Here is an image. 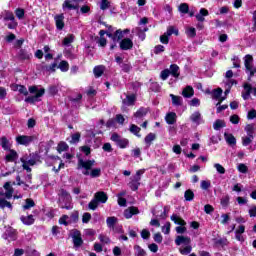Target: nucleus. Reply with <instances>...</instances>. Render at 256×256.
Masks as SVG:
<instances>
[{
    "label": "nucleus",
    "instance_id": "nucleus-24",
    "mask_svg": "<svg viewBox=\"0 0 256 256\" xmlns=\"http://www.w3.org/2000/svg\"><path fill=\"white\" fill-rule=\"evenodd\" d=\"M252 91L253 87H251V84H244V92H242V97L245 101L251 97Z\"/></svg>",
    "mask_w": 256,
    "mask_h": 256
},
{
    "label": "nucleus",
    "instance_id": "nucleus-28",
    "mask_svg": "<svg viewBox=\"0 0 256 256\" xmlns=\"http://www.w3.org/2000/svg\"><path fill=\"white\" fill-rule=\"evenodd\" d=\"M107 36L113 39L114 43H117L123 38V31L117 30L114 35L112 33H108Z\"/></svg>",
    "mask_w": 256,
    "mask_h": 256
},
{
    "label": "nucleus",
    "instance_id": "nucleus-56",
    "mask_svg": "<svg viewBox=\"0 0 256 256\" xmlns=\"http://www.w3.org/2000/svg\"><path fill=\"white\" fill-rule=\"evenodd\" d=\"M80 139H81V134L77 132L75 134H72L70 143L72 144L79 143Z\"/></svg>",
    "mask_w": 256,
    "mask_h": 256
},
{
    "label": "nucleus",
    "instance_id": "nucleus-50",
    "mask_svg": "<svg viewBox=\"0 0 256 256\" xmlns=\"http://www.w3.org/2000/svg\"><path fill=\"white\" fill-rule=\"evenodd\" d=\"M109 7H111V2H109V0H101L100 2L101 11H107Z\"/></svg>",
    "mask_w": 256,
    "mask_h": 256
},
{
    "label": "nucleus",
    "instance_id": "nucleus-35",
    "mask_svg": "<svg viewBox=\"0 0 256 256\" xmlns=\"http://www.w3.org/2000/svg\"><path fill=\"white\" fill-rule=\"evenodd\" d=\"M170 97L172 99V105L175 107H181L183 105V98L181 96H175L174 94H170Z\"/></svg>",
    "mask_w": 256,
    "mask_h": 256
},
{
    "label": "nucleus",
    "instance_id": "nucleus-32",
    "mask_svg": "<svg viewBox=\"0 0 256 256\" xmlns=\"http://www.w3.org/2000/svg\"><path fill=\"white\" fill-rule=\"evenodd\" d=\"M135 95H128L126 99L122 101L124 107H131V105H135Z\"/></svg>",
    "mask_w": 256,
    "mask_h": 256
},
{
    "label": "nucleus",
    "instance_id": "nucleus-29",
    "mask_svg": "<svg viewBox=\"0 0 256 256\" xmlns=\"http://www.w3.org/2000/svg\"><path fill=\"white\" fill-rule=\"evenodd\" d=\"M224 138L226 143H228V145H231V146L237 145V139H235V136H233V134L225 132Z\"/></svg>",
    "mask_w": 256,
    "mask_h": 256
},
{
    "label": "nucleus",
    "instance_id": "nucleus-41",
    "mask_svg": "<svg viewBox=\"0 0 256 256\" xmlns=\"http://www.w3.org/2000/svg\"><path fill=\"white\" fill-rule=\"evenodd\" d=\"M58 223L60 225H64L65 227H67L68 225H71V220L69 218V215H62L60 218H59V221Z\"/></svg>",
    "mask_w": 256,
    "mask_h": 256
},
{
    "label": "nucleus",
    "instance_id": "nucleus-36",
    "mask_svg": "<svg viewBox=\"0 0 256 256\" xmlns=\"http://www.w3.org/2000/svg\"><path fill=\"white\" fill-rule=\"evenodd\" d=\"M20 220L24 225H33V223H35V218H33V215L21 216Z\"/></svg>",
    "mask_w": 256,
    "mask_h": 256
},
{
    "label": "nucleus",
    "instance_id": "nucleus-18",
    "mask_svg": "<svg viewBox=\"0 0 256 256\" xmlns=\"http://www.w3.org/2000/svg\"><path fill=\"white\" fill-rule=\"evenodd\" d=\"M147 113H149V109L141 107L134 114V119H136V122L139 123V121H141V119H143V117L147 116Z\"/></svg>",
    "mask_w": 256,
    "mask_h": 256
},
{
    "label": "nucleus",
    "instance_id": "nucleus-45",
    "mask_svg": "<svg viewBox=\"0 0 256 256\" xmlns=\"http://www.w3.org/2000/svg\"><path fill=\"white\" fill-rule=\"evenodd\" d=\"M168 37H171V35H179V29H177L175 26H168L167 31L165 32Z\"/></svg>",
    "mask_w": 256,
    "mask_h": 256
},
{
    "label": "nucleus",
    "instance_id": "nucleus-16",
    "mask_svg": "<svg viewBox=\"0 0 256 256\" xmlns=\"http://www.w3.org/2000/svg\"><path fill=\"white\" fill-rule=\"evenodd\" d=\"M3 187L5 190V192H3V197H5V199H11L14 191L13 186H11V182H6Z\"/></svg>",
    "mask_w": 256,
    "mask_h": 256
},
{
    "label": "nucleus",
    "instance_id": "nucleus-15",
    "mask_svg": "<svg viewBox=\"0 0 256 256\" xmlns=\"http://www.w3.org/2000/svg\"><path fill=\"white\" fill-rule=\"evenodd\" d=\"M190 121H192V123H195V125H201V123H205V121H203V116L199 111L193 112L191 114Z\"/></svg>",
    "mask_w": 256,
    "mask_h": 256
},
{
    "label": "nucleus",
    "instance_id": "nucleus-39",
    "mask_svg": "<svg viewBox=\"0 0 256 256\" xmlns=\"http://www.w3.org/2000/svg\"><path fill=\"white\" fill-rule=\"evenodd\" d=\"M93 73H94L95 77H97V78L101 77V75H103V73H105V66L100 65V66L94 67Z\"/></svg>",
    "mask_w": 256,
    "mask_h": 256
},
{
    "label": "nucleus",
    "instance_id": "nucleus-44",
    "mask_svg": "<svg viewBox=\"0 0 256 256\" xmlns=\"http://www.w3.org/2000/svg\"><path fill=\"white\" fill-rule=\"evenodd\" d=\"M58 69H60L62 73H67V71H69V62L65 60L61 61L58 65Z\"/></svg>",
    "mask_w": 256,
    "mask_h": 256
},
{
    "label": "nucleus",
    "instance_id": "nucleus-52",
    "mask_svg": "<svg viewBox=\"0 0 256 256\" xmlns=\"http://www.w3.org/2000/svg\"><path fill=\"white\" fill-rule=\"evenodd\" d=\"M178 11L180 13H184V15L189 13V4H187V3L180 4Z\"/></svg>",
    "mask_w": 256,
    "mask_h": 256
},
{
    "label": "nucleus",
    "instance_id": "nucleus-58",
    "mask_svg": "<svg viewBox=\"0 0 256 256\" xmlns=\"http://www.w3.org/2000/svg\"><path fill=\"white\" fill-rule=\"evenodd\" d=\"M98 239H99V241H101L103 243V245H107V244L111 243V239L108 236H105L103 234H100Z\"/></svg>",
    "mask_w": 256,
    "mask_h": 256
},
{
    "label": "nucleus",
    "instance_id": "nucleus-59",
    "mask_svg": "<svg viewBox=\"0 0 256 256\" xmlns=\"http://www.w3.org/2000/svg\"><path fill=\"white\" fill-rule=\"evenodd\" d=\"M229 201H230L229 195H226L221 198L220 203L222 207H229Z\"/></svg>",
    "mask_w": 256,
    "mask_h": 256
},
{
    "label": "nucleus",
    "instance_id": "nucleus-14",
    "mask_svg": "<svg viewBox=\"0 0 256 256\" xmlns=\"http://www.w3.org/2000/svg\"><path fill=\"white\" fill-rule=\"evenodd\" d=\"M54 21L56 23V29L58 31H63V28L65 27V15L58 14L54 17Z\"/></svg>",
    "mask_w": 256,
    "mask_h": 256
},
{
    "label": "nucleus",
    "instance_id": "nucleus-10",
    "mask_svg": "<svg viewBox=\"0 0 256 256\" xmlns=\"http://www.w3.org/2000/svg\"><path fill=\"white\" fill-rule=\"evenodd\" d=\"M169 212V207L165 206H156L152 210V215L159 217V219H167V213Z\"/></svg>",
    "mask_w": 256,
    "mask_h": 256
},
{
    "label": "nucleus",
    "instance_id": "nucleus-38",
    "mask_svg": "<svg viewBox=\"0 0 256 256\" xmlns=\"http://www.w3.org/2000/svg\"><path fill=\"white\" fill-rule=\"evenodd\" d=\"M168 70L170 71V75H172V77H175V79L179 77V66H177V64L170 65V69Z\"/></svg>",
    "mask_w": 256,
    "mask_h": 256
},
{
    "label": "nucleus",
    "instance_id": "nucleus-42",
    "mask_svg": "<svg viewBox=\"0 0 256 256\" xmlns=\"http://www.w3.org/2000/svg\"><path fill=\"white\" fill-rule=\"evenodd\" d=\"M73 41H75V36L73 34H69L67 35L62 44L65 46V47H69V45H71V43H73Z\"/></svg>",
    "mask_w": 256,
    "mask_h": 256
},
{
    "label": "nucleus",
    "instance_id": "nucleus-62",
    "mask_svg": "<svg viewBox=\"0 0 256 256\" xmlns=\"http://www.w3.org/2000/svg\"><path fill=\"white\" fill-rule=\"evenodd\" d=\"M200 187H201V189H203L204 191H207V189H209V187H211V181H207V180L201 181Z\"/></svg>",
    "mask_w": 256,
    "mask_h": 256
},
{
    "label": "nucleus",
    "instance_id": "nucleus-19",
    "mask_svg": "<svg viewBox=\"0 0 256 256\" xmlns=\"http://www.w3.org/2000/svg\"><path fill=\"white\" fill-rule=\"evenodd\" d=\"M133 215H139V208L131 206L124 211V217L126 219H131Z\"/></svg>",
    "mask_w": 256,
    "mask_h": 256
},
{
    "label": "nucleus",
    "instance_id": "nucleus-53",
    "mask_svg": "<svg viewBox=\"0 0 256 256\" xmlns=\"http://www.w3.org/2000/svg\"><path fill=\"white\" fill-rule=\"evenodd\" d=\"M70 219V223H77L79 221V212L74 211L71 213V215L69 216Z\"/></svg>",
    "mask_w": 256,
    "mask_h": 256
},
{
    "label": "nucleus",
    "instance_id": "nucleus-27",
    "mask_svg": "<svg viewBox=\"0 0 256 256\" xmlns=\"http://www.w3.org/2000/svg\"><path fill=\"white\" fill-rule=\"evenodd\" d=\"M208 15H209V10L202 8L200 9V12L196 14V19L200 23H203V21H205V17H207Z\"/></svg>",
    "mask_w": 256,
    "mask_h": 256
},
{
    "label": "nucleus",
    "instance_id": "nucleus-26",
    "mask_svg": "<svg viewBox=\"0 0 256 256\" xmlns=\"http://www.w3.org/2000/svg\"><path fill=\"white\" fill-rule=\"evenodd\" d=\"M165 120L168 125H175V123L177 122V114L174 112H170L166 115Z\"/></svg>",
    "mask_w": 256,
    "mask_h": 256
},
{
    "label": "nucleus",
    "instance_id": "nucleus-47",
    "mask_svg": "<svg viewBox=\"0 0 256 256\" xmlns=\"http://www.w3.org/2000/svg\"><path fill=\"white\" fill-rule=\"evenodd\" d=\"M97 207H99V203L97 202V199L93 198L88 204V209L90 211H96Z\"/></svg>",
    "mask_w": 256,
    "mask_h": 256
},
{
    "label": "nucleus",
    "instance_id": "nucleus-17",
    "mask_svg": "<svg viewBox=\"0 0 256 256\" xmlns=\"http://www.w3.org/2000/svg\"><path fill=\"white\" fill-rule=\"evenodd\" d=\"M120 49H122V51H129V49H133V41L129 38L121 40Z\"/></svg>",
    "mask_w": 256,
    "mask_h": 256
},
{
    "label": "nucleus",
    "instance_id": "nucleus-49",
    "mask_svg": "<svg viewBox=\"0 0 256 256\" xmlns=\"http://www.w3.org/2000/svg\"><path fill=\"white\" fill-rule=\"evenodd\" d=\"M184 199L185 201H193V199H195V193L191 190H186L184 193Z\"/></svg>",
    "mask_w": 256,
    "mask_h": 256
},
{
    "label": "nucleus",
    "instance_id": "nucleus-40",
    "mask_svg": "<svg viewBox=\"0 0 256 256\" xmlns=\"http://www.w3.org/2000/svg\"><path fill=\"white\" fill-rule=\"evenodd\" d=\"M157 139V136L154 133H149L145 139L144 142L147 145V147H151V144L153 143V141Z\"/></svg>",
    "mask_w": 256,
    "mask_h": 256
},
{
    "label": "nucleus",
    "instance_id": "nucleus-13",
    "mask_svg": "<svg viewBox=\"0 0 256 256\" xmlns=\"http://www.w3.org/2000/svg\"><path fill=\"white\" fill-rule=\"evenodd\" d=\"M0 209H2V211H5L6 209L13 211V204L7 201V198L3 196V190H0Z\"/></svg>",
    "mask_w": 256,
    "mask_h": 256
},
{
    "label": "nucleus",
    "instance_id": "nucleus-33",
    "mask_svg": "<svg viewBox=\"0 0 256 256\" xmlns=\"http://www.w3.org/2000/svg\"><path fill=\"white\" fill-rule=\"evenodd\" d=\"M170 219L173 221V223H175V225H187V222H185V220H183V218L179 217L177 214H173Z\"/></svg>",
    "mask_w": 256,
    "mask_h": 256
},
{
    "label": "nucleus",
    "instance_id": "nucleus-1",
    "mask_svg": "<svg viewBox=\"0 0 256 256\" xmlns=\"http://www.w3.org/2000/svg\"><path fill=\"white\" fill-rule=\"evenodd\" d=\"M94 166L95 160H83L82 158L78 159L77 169L82 170L83 175H90L92 179L101 177V168L92 169Z\"/></svg>",
    "mask_w": 256,
    "mask_h": 256
},
{
    "label": "nucleus",
    "instance_id": "nucleus-48",
    "mask_svg": "<svg viewBox=\"0 0 256 256\" xmlns=\"http://www.w3.org/2000/svg\"><path fill=\"white\" fill-rule=\"evenodd\" d=\"M31 207H35V201L33 199L28 198L25 200V205L23 206L24 211H27V209H31Z\"/></svg>",
    "mask_w": 256,
    "mask_h": 256
},
{
    "label": "nucleus",
    "instance_id": "nucleus-6",
    "mask_svg": "<svg viewBox=\"0 0 256 256\" xmlns=\"http://www.w3.org/2000/svg\"><path fill=\"white\" fill-rule=\"evenodd\" d=\"M1 17H3L4 21H10L8 24V29H17L19 23H17V20H15V15L13 12L4 10L1 12Z\"/></svg>",
    "mask_w": 256,
    "mask_h": 256
},
{
    "label": "nucleus",
    "instance_id": "nucleus-31",
    "mask_svg": "<svg viewBox=\"0 0 256 256\" xmlns=\"http://www.w3.org/2000/svg\"><path fill=\"white\" fill-rule=\"evenodd\" d=\"M9 153L6 155L5 159L8 162L13 163V161H17V157H19V155L17 154V151L15 150H8Z\"/></svg>",
    "mask_w": 256,
    "mask_h": 256
},
{
    "label": "nucleus",
    "instance_id": "nucleus-23",
    "mask_svg": "<svg viewBox=\"0 0 256 256\" xmlns=\"http://www.w3.org/2000/svg\"><path fill=\"white\" fill-rule=\"evenodd\" d=\"M94 199H96L98 203H107V199H109V197H107L105 192L100 191L94 194Z\"/></svg>",
    "mask_w": 256,
    "mask_h": 256
},
{
    "label": "nucleus",
    "instance_id": "nucleus-9",
    "mask_svg": "<svg viewBox=\"0 0 256 256\" xmlns=\"http://www.w3.org/2000/svg\"><path fill=\"white\" fill-rule=\"evenodd\" d=\"M21 163H22V167L23 169H25L26 171H31L30 167H33V165H35V163H37V158L35 157V155L28 157V156H23L20 159Z\"/></svg>",
    "mask_w": 256,
    "mask_h": 256
},
{
    "label": "nucleus",
    "instance_id": "nucleus-34",
    "mask_svg": "<svg viewBox=\"0 0 256 256\" xmlns=\"http://www.w3.org/2000/svg\"><path fill=\"white\" fill-rule=\"evenodd\" d=\"M183 97L189 99L195 95V91L193 90V87L187 86L186 88L183 89L182 91Z\"/></svg>",
    "mask_w": 256,
    "mask_h": 256
},
{
    "label": "nucleus",
    "instance_id": "nucleus-3",
    "mask_svg": "<svg viewBox=\"0 0 256 256\" xmlns=\"http://www.w3.org/2000/svg\"><path fill=\"white\" fill-rule=\"evenodd\" d=\"M29 93H31L32 95L33 94H35V95L28 96L27 98H25V102L32 103V104L37 103V102L41 101V97H43V95H45V88L39 89V87H37V86H30Z\"/></svg>",
    "mask_w": 256,
    "mask_h": 256
},
{
    "label": "nucleus",
    "instance_id": "nucleus-37",
    "mask_svg": "<svg viewBox=\"0 0 256 256\" xmlns=\"http://www.w3.org/2000/svg\"><path fill=\"white\" fill-rule=\"evenodd\" d=\"M18 58L22 61H26L31 59V53L27 52V50L21 49L18 53Z\"/></svg>",
    "mask_w": 256,
    "mask_h": 256
},
{
    "label": "nucleus",
    "instance_id": "nucleus-4",
    "mask_svg": "<svg viewBox=\"0 0 256 256\" xmlns=\"http://www.w3.org/2000/svg\"><path fill=\"white\" fill-rule=\"evenodd\" d=\"M71 200V195L67 191H60L59 205L61 209H66L67 211L73 209V204H71Z\"/></svg>",
    "mask_w": 256,
    "mask_h": 256
},
{
    "label": "nucleus",
    "instance_id": "nucleus-61",
    "mask_svg": "<svg viewBox=\"0 0 256 256\" xmlns=\"http://www.w3.org/2000/svg\"><path fill=\"white\" fill-rule=\"evenodd\" d=\"M169 75H171V72L169 71V69H165L161 72L160 77L162 81H167V79L169 78Z\"/></svg>",
    "mask_w": 256,
    "mask_h": 256
},
{
    "label": "nucleus",
    "instance_id": "nucleus-2",
    "mask_svg": "<svg viewBox=\"0 0 256 256\" xmlns=\"http://www.w3.org/2000/svg\"><path fill=\"white\" fill-rule=\"evenodd\" d=\"M175 244L179 247L180 255H190L193 251V246H191V238L189 236H177L175 239Z\"/></svg>",
    "mask_w": 256,
    "mask_h": 256
},
{
    "label": "nucleus",
    "instance_id": "nucleus-30",
    "mask_svg": "<svg viewBox=\"0 0 256 256\" xmlns=\"http://www.w3.org/2000/svg\"><path fill=\"white\" fill-rule=\"evenodd\" d=\"M117 221H119V219H117V217H115V216L108 217L106 219V225H107L108 229H115V227L117 225Z\"/></svg>",
    "mask_w": 256,
    "mask_h": 256
},
{
    "label": "nucleus",
    "instance_id": "nucleus-63",
    "mask_svg": "<svg viewBox=\"0 0 256 256\" xmlns=\"http://www.w3.org/2000/svg\"><path fill=\"white\" fill-rule=\"evenodd\" d=\"M237 169L240 173H247L249 171V168L247 167V165L243 163L239 164Z\"/></svg>",
    "mask_w": 256,
    "mask_h": 256
},
{
    "label": "nucleus",
    "instance_id": "nucleus-54",
    "mask_svg": "<svg viewBox=\"0 0 256 256\" xmlns=\"http://www.w3.org/2000/svg\"><path fill=\"white\" fill-rule=\"evenodd\" d=\"M67 149H69V145L65 142H60L57 146L58 153H63V151H67Z\"/></svg>",
    "mask_w": 256,
    "mask_h": 256
},
{
    "label": "nucleus",
    "instance_id": "nucleus-7",
    "mask_svg": "<svg viewBox=\"0 0 256 256\" xmlns=\"http://www.w3.org/2000/svg\"><path fill=\"white\" fill-rule=\"evenodd\" d=\"M111 141H113L120 149H127L129 147V139L121 137L117 133L111 135Z\"/></svg>",
    "mask_w": 256,
    "mask_h": 256
},
{
    "label": "nucleus",
    "instance_id": "nucleus-51",
    "mask_svg": "<svg viewBox=\"0 0 256 256\" xmlns=\"http://www.w3.org/2000/svg\"><path fill=\"white\" fill-rule=\"evenodd\" d=\"M15 15L17 17V19H25V10L23 8H17L15 10Z\"/></svg>",
    "mask_w": 256,
    "mask_h": 256
},
{
    "label": "nucleus",
    "instance_id": "nucleus-21",
    "mask_svg": "<svg viewBox=\"0 0 256 256\" xmlns=\"http://www.w3.org/2000/svg\"><path fill=\"white\" fill-rule=\"evenodd\" d=\"M244 65L247 71H250V75H253V56L246 55L244 58Z\"/></svg>",
    "mask_w": 256,
    "mask_h": 256
},
{
    "label": "nucleus",
    "instance_id": "nucleus-25",
    "mask_svg": "<svg viewBox=\"0 0 256 256\" xmlns=\"http://www.w3.org/2000/svg\"><path fill=\"white\" fill-rule=\"evenodd\" d=\"M244 130L246 131L248 137H251V139H255V131H256L255 124L246 125Z\"/></svg>",
    "mask_w": 256,
    "mask_h": 256
},
{
    "label": "nucleus",
    "instance_id": "nucleus-8",
    "mask_svg": "<svg viewBox=\"0 0 256 256\" xmlns=\"http://www.w3.org/2000/svg\"><path fill=\"white\" fill-rule=\"evenodd\" d=\"M83 0H65L62 4V9L64 12L67 11H77L79 9V3Z\"/></svg>",
    "mask_w": 256,
    "mask_h": 256
},
{
    "label": "nucleus",
    "instance_id": "nucleus-46",
    "mask_svg": "<svg viewBox=\"0 0 256 256\" xmlns=\"http://www.w3.org/2000/svg\"><path fill=\"white\" fill-rule=\"evenodd\" d=\"M141 128L135 124L130 125V133H133L136 137H141Z\"/></svg>",
    "mask_w": 256,
    "mask_h": 256
},
{
    "label": "nucleus",
    "instance_id": "nucleus-12",
    "mask_svg": "<svg viewBox=\"0 0 256 256\" xmlns=\"http://www.w3.org/2000/svg\"><path fill=\"white\" fill-rule=\"evenodd\" d=\"M71 237L74 247L79 248L83 245V238L81 237V232L79 230H72Z\"/></svg>",
    "mask_w": 256,
    "mask_h": 256
},
{
    "label": "nucleus",
    "instance_id": "nucleus-22",
    "mask_svg": "<svg viewBox=\"0 0 256 256\" xmlns=\"http://www.w3.org/2000/svg\"><path fill=\"white\" fill-rule=\"evenodd\" d=\"M11 89L12 91H19L21 95H29V91L27 90V87H25L24 85L12 84Z\"/></svg>",
    "mask_w": 256,
    "mask_h": 256
},
{
    "label": "nucleus",
    "instance_id": "nucleus-64",
    "mask_svg": "<svg viewBox=\"0 0 256 256\" xmlns=\"http://www.w3.org/2000/svg\"><path fill=\"white\" fill-rule=\"evenodd\" d=\"M135 251L137 256H145V250L141 246H135Z\"/></svg>",
    "mask_w": 256,
    "mask_h": 256
},
{
    "label": "nucleus",
    "instance_id": "nucleus-57",
    "mask_svg": "<svg viewBox=\"0 0 256 256\" xmlns=\"http://www.w3.org/2000/svg\"><path fill=\"white\" fill-rule=\"evenodd\" d=\"M214 168L216 169L217 173H219L220 175H225V167H223V165L216 163L214 164Z\"/></svg>",
    "mask_w": 256,
    "mask_h": 256
},
{
    "label": "nucleus",
    "instance_id": "nucleus-43",
    "mask_svg": "<svg viewBox=\"0 0 256 256\" xmlns=\"http://www.w3.org/2000/svg\"><path fill=\"white\" fill-rule=\"evenodd\" d=\"M223 127H226L225 121L218 119L214 122L213 124V129H215V131H219L220 129H223Z\"/></svg>",
    "mask_w": 256,
    "mask_h": 256
},
{
    "label": "nucleus",
    "instance_id": "nucleus-55",
    "mask_svg": "<svg viewBox=\"0 0 256 256\" xmlns=\"http://www.w3.org/2000/svg\"><path fill=\"white\" fill-rule=\"evenodd\" d=\"M223 95V89L218 88L212 91V99H219Z\"/></svg>",
    "mask_w": 256,
    "mask_h": 256
},
{
    "label": "nucleus",
    "instance_id": "nucleus-20",
    "mask_svg": "<svg viewBox=\"0 0 256 256\" xmlns=\"http://www.w3.org/2000/svg\"><path fill=\"white\" fill-rule=\"evenodd\" d=\"M0 145H1L2 149H4V151H11V147H13L11 140H9L5 136L0 138Z\"/></svg>",
    "mask_w": 256,
    "mask_h": 256
},
{
    "label": "nucleus",
    "instance_id": "nucleus-5",
    "mask_svg": "<svg viewBox=\"0 0 256 256\" xmlns=\"http://www.w3.org/2000/svg\"><path fill=\"white\" fill-rule=\"evenodd\" d=\"M145 174V169H140L130 178L129 187L132 191H137L141 185V176Z\"/></svg>",
    "mask_w": 256,
    "mask_h": 256
},
{
    "label": "nucleus",
    "instance_id": "nucleus-60",
    "mask_svg": "<svg viewBox=\"0 0 256 256\" xmlns=\"http://www.w3.org/2000/svg\"><path fill=\"white\" fill-rule=\"evenodd\" d=\"M253 142V138H251L250 136H246L242 138V145L244 147H247L248 145H251V143Z\"/></svg>",
    "mask_w": 256,
    "mask_h": 256
},
{
    "label": "nucleus",
    "instance_id": "nucleus-11",
    "mask_svg": "<svg viewBox=\"0 0 256 256\" xmlns=\"http://www.w3.org/2000/svg\"><path fill=\"white\" fill-rule=\"evenodd\" d=\"M36 139L35 136H27V135H18L16 137L17 145H24V147H29V144Z\"/></svg>",
    "mask_w": 256,
    "mask_h": 256
}]
</instances>
